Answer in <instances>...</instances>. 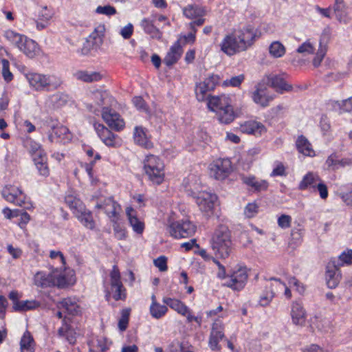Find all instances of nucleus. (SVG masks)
Listing matches in <instances>:
<instances>
[{
	"mask_svg": "<svg viewBox=\"0 0 352 352\" xmlns=\"http://www.w3.org/2000/svg\"><path fill=\"white\" fill-rule=\"evenodd\" d=\"M256 32L250 25H243L227 33L219 43L221 51L228 56L246 51L256 40Z\"/></svg>",
	"mask_w": 352,
	"mask_h": 352,
	"instance_id": "f257e3e1",
	"label": "nucleus"
},
{
	"mask_svg": "<svg viewBox=\"0 0 352 352\" xmlns=\"http://www.w3.org/2000/svg\"><path fill=\"white\" fill-rule=\"evenodd\" d=\"M34 283L41 287L56 286L63 288L72 285L76 282L75 272L73 270L65 269L63 274L62 268L52 267L49 274L38 272L34 275Z\"/></svg>",
	"mask_w": 352,
	"mask_h": 352,
	"instance_id": "f03ea898",
	"label": "nucleus"
},
{
	"mask_svg": "<svg viewBox=\"0 0 352 352\" xmlns=\"http://www.w3.org/2000/svg\"><path fill=\"white\" fill-rule=\"evenodd\" d=\"M329 39L330 34L329 31H324L320 36L318 45L311 38L307 39L298 47L296 52L304 56L314 55L312 59V65L314 67H318L321 65L326 56Z\"/></svg>",
	"mask_w": 352,
	"mask_h": 352,
	"instance_id": "7ed1b4c3",
	"label": "nucleus"
},
{
	"mask_svg": "<svg viewBox=\"0 0 352 352\" xmlns=\"http://www.w3.org/2000/svg\"><path fill=\"white\" fill-rule=\"evenodd\" d=\"M207 107L209 111L215 113L218 120L223 124H230L235 118L237 113H234L230 98L225 94L208 96Z\"/></svg>",
	"mask_w": 352,
	"mask_h": 352,
	"instance_id": "20e7f679",
	"label": "nucleus"
},
{
	"mask_svg": "<svg viewBox=\"0 0 352 352\" xmlns=\"http://www.w3.org/2000/svg\"><path fill=\"white\" fill-rule=\"evenodd\" d=\"M210 245L216 256L228 258L232 252L230 233L226 226H219L214 232Z\"/></svg>",
	"mask_w": 352,
	"mask_h": 352,
	"instance_id": "39448f33",
	"label": "nucleus"
},
{
	"mask_svg": "<svg viewBox=\"0 0 352 352\" xmlns=\"http://www.w3.org/2000/svg\"><path fill=\"white\" fill-rule=\"evenodd\" d=\"M165 166L157 156L148 155L143 161V170L148 180L155 185L163 183L165 178Z\"/></svg>",
	"mask_w": 352,
	"mask_h": 352,
	"instance_id": "423d86ee",
	"label": "nucleus"
},
{
	"mask_svg": "<svg viewBox=\"0 0 352 352\" xmlns=\"http://www.w3.org/2000/svg\"><path fill=\"white\" fill-rule=\"evenodd\" d=\"M27 79L30 86L38 91L56 90L63 83L61 78L54 74L31 73L27 75Z\"/></svg>",
	"mask_w": 352,
	"mask_h": 352,
	"instance_id": "0eeeda50",
	"label": "nucleus"
},
{
	"mask_svg": "<svg viewBox=\"0 0 352 352\" xmlns=\"http://www.w3.org/2000/svg\"><path fill=\"white\" fill-rule=\"evenodd\" d=\"M196 184L189 186V190L192 192V195L195 199V201L201 210L206 215L210 216L213 212L214 203L217 200L216 195L207 191L195 192L197 188Z\"/></svg>",
	"mask_w": 352,
	"mask_h": 352,
	"instance_id": "6e6552de",
	"label": "nucleus"
},
{
	"mask_svg": "<svg viewBox=\"0 0 352 352\" xmlns=\"http://www.w3.org/2000/svg\"><path fill=\"white\" fill-rule=\"evenodd\" d=\"M208 171L214 179L224 180L232 172V162L228 159H218L209 165Z\"/></svg>",
	"mask_w": 352,
	"mask_h": 352,
	"instance_id": "1a4fd4ad",
	"label": "nucleus"
},
{
	"mask_svg": "<svg viewBox=\"0 0 352 352\" xmlns=\"http://www.w3.org/2000/svg\"><path fill=\"white\" fill-rule=\"evenodd\" d=\"M47 138L51 143L66 144L71 141L72 135L66 126L53 122L49 125Z\"/></svg>",
	"mask_w": 352,
	"mask_h": 352,
	"instance_id": "9d476101",
	"label": "nucleus"
},
{
	"mask_svg": "<svg viewBox=\"0 0 352 352\" xmlns=\"http://www.w3.org/2000/svg\"><path fill=\"white\" fill-rule=\"evenodd\" d=\"M168 231L174 238H186L194 234L196 226L190 221L182 220L170 223L168 227Z\"/></svg>",
	"mask_w": 352,
	"mask_h": 352,
	"instance_id": "9b49d317",
	"label": "nucleus"
},
{
	"mask_svg": "<svg viewBox=\"0 0 352 352\" xmlns=\"http://www.w3.org/2000/svg\"><path fill=\"white\" fill-rule=\"evenodd\" d=\"M110 285L111 291L107 296L112 294L113 298L116 300H123L126 297L125 289L121 281V276L119 270L116 265H113L110 272Z\"/></svg>",
	"mask_w": 352,
	"mask_h": 352,
	"instance_id": "f8f14e48",
	"label": "nucleus"
},
{
	"mask_svg": "<svg viewBox=\"0 0 352 352\" xmlns=\"http://www.w3.org/2000/svg\"><path fill=\"white\" fill-rule=\"evenodd\" d=\"M95 131L102 142L107 146L118 148L122 146V140L100 123H95Z\"/></svg>",
	"mask_w": 352,
	"mask_h": 352,
	"instance_id": "ddd939ff",
	"label": "nucleus"
},
{
	"mask_svg": "<svg viewBox=\"0 0 352 352\" xmlns=\"http://www.w3.org/2000/svg\"><path fill=\"white\" fill-rule=\"evenodd\" d=\"M248 280V272L245 267L237 266L234 268L228 276L226 285L233 289H243Z\"/></svg>",
	"mask_w": 352,
	"mask_h": 352,
	"instance_id": "4468645a",
	"label": "nucleus"
},
{
	"mask_svg": "<svg viewBox=\"0 0 352 352\" xmlns=\"http://www.w3.org/2000/svg\"><path fill=\"white\" fill-rule=\"evenodd\" d=\"M219 80L217 75L212 74L197 83L195 87V95L197 100L199 102L207 100L208 97L207 93L215 88Z\"/></svg>",
	"mask_w": 352,
	"mask_h": 352,
	"instance_id": "2eb2a0df",
	"label": "nucleus"
},
{
	"mask_svg": "<svg viewBox=\"0 0 352 352\" xmlns=\"http://www.w3.org/2000/svg\"><path fill=\"white\" fill-rule=\"evenodd\" d=\"M102 118L108 126L116 131H122L125 127V122L121 116L116 111L104 107L102 111Z\"/></svg>",
	"mask_w": 352,
	"mask_h": 352,
	"instance_id": "dca6fc26",
	"label": "nucleus"
},
{
	"mask_svg": "<svg viewBox=\"0 0 352 352\" xmlns=\"http://www.w3.org/2000/svg\"><path fill=\"white\" fill-rule=\"evenodd\" d=\"M96 207L103 210L111 222L118 221L121 207L111 198L104 199L102 201L98 203Z\"/></svg>",
	"mask_w": 352,
	"mask_h": 352,
	"instance_id": "f3484780",
	"label": "nucleus"
},
{
	"mask_svg": "<svg viewBox=\"0 0 352 352\" xmlns=\"http://www.w3.org/2000/svg\"><path fill=\"white\" fill-rule=\"evenodd\" d=\"M239 129L241 133L256 137L261 136L267 132L265 126L256 120L245 121L240 124Z\"/></svg>",
	"mask_w": 352,
	"mask_h": 352,
	"instance_id": "a211bd4d",
	"label": "nucleus"
},
{
	"mask_svg": "<svg viewBox=\"0 0 352 352\" xmlns=\"http://www.w3.org/2000/svg\"><path fill=\"white\" fill-rule=\"evenodd\" d=\"M253 101L263 107H265L270 104V103L274 100V96L269 94L267 92V87L263 83H258L255 91L252 93Z\"/></svg>",
	"mask_w": 352,
	"mask_h": 352,
	"instance_id": "6ab92c4d",
	"label": "nucleus"
},
{
	"mask_svg": "<svg viewBox=\"0 0 352 352\" xmlns=\"http://www.w3.org/2000/svg\"><path fill=\"white\" fill-rule=\"evenodd\" d=\"M290 316L292 323L298 327H304L307 320V312L303 305L298 301L292 304Z\"/></svg>",
	"mask_w": 352,
	"mask_h": 352,
	"instance_id": "aec40b11",
	"label": "nucleus"
},
{
	"mask_svg": "<svg viewBox=\"0 0 352 352\" xmlns=\"http://www.w3.org/2000/svg\"><path fill=\"white\" fill-rule=\"evenodd\" d=\"M3 197L8 201L21 206L24 203L25 197L19 187L8 185L2 190Z\"/></svg>",
	"mask_w": 352,
	"mask_h": 352,
	"instance_id": "412c9836",
	"label": "nucleus"
},
{
	"mask_svg": "<svg viewBox=\"0 0 352 352\" xmlns=\"http://www.w3.org/2000/svg\"><path fill=\"white\" fill-rule=\"evenodd\" d=\"M322 179L317 173L309 171L302 177L299 182L298 189L300 190H311L312 192H316V186Z\"/></svg>",
	"mask_w": 352,
	"mask_h": 352,
	"instance_id": "4be33fe9",
	"label": "nucleus"
},
{
	"mask_svg": "<svg viewBox=\"0 0 352 352\" xmlns=\"http://www.w3.org/2000/svg\"><path fill=\"white\" fill-rule=\"evenodd\" d=\"M69 101L68 95L58 92L47 96L44 98V106L47 109H58L67 104Z\"/></svg>",
	"mask_w": 352,
	"mask_h": 352,
	"instance_id": "5701e85b",
	"label": "nucleus"
},
{
	"mask_svg": "<svg viewBox=\"0 0 352 352\" xmlns=\"http://www.w3.org/2000/svg\"><path fill=\"white\" fill-rule=\"evenodd\" d=\"M126 216L129 226L133 231L138 235H142L144 232L145 225L144 221L138 217L137 212L131 206L125 210Z\"/></svg>",
	"mask_w": 352,
	"mask_h": 352,
	"instance_id": "b1692460",
	"label": "nucleus"
},
{
	"mask_svg": "<svg viewBox=\"0 0 352 352\" xmlns=\"http://www.w3.org/2000/svg\"><path fill=\"white\" fill-rule=\"evenodd\" d=\"M224 336L223 332V324L219 320H215L212 324V331L209 339V346L213 350H219L220 349L219 342Z\"/></svg>",
	"mask_w": 352,
	"mask_h": 352,
	"instance_id": "393cba45",
	"label": "nucleus"
},
{
	"mask_svg": "<svg viewBox=\"0 0 352 352\" xmlns=\"http://www.w3.org/2000/svg\"><path fill=\"white\" fill-rule=\"evenodd\" d=\"M133 140L136 144L150 149L153 147L151 137L147 133V130L142 126H135L133 131Z\"/></svg>",
	"mask_w": 352,
	"mask_h": 352,
	"instance_id": "a878e982",
	"label": "nucleus"
},
{
	"mask_svg": "<svg viewBox=\"0 0 352 352\" xmlns=\"http://www.w3.org/2000/svg\"><path fill=\"white\" fill-rule=\"evenodd\" d=\"M241 180L244 184L256 192L266 190L269 186L266 180L258 179L253 175H242Z\"/></svg>",
	"mask_w": 352,
	"mask_h": 352,
	"instance_id": "bb28decb",
	"label": "nucleus"
},
{
	"mask_svg": "<svg viewBox=\"0 0 352 352\" xmlns=\"http://www.w3.org/2000/svg\"><path fill=\"white\" fill-rule=\"evenodd\" d=\"M296 145L298 151L303 155L311 157L316 155V152L311 144L305 136H298L296 142Z\"/></svg>",
	"mask_w": 352,
	"mask_h": 352,
	"instance_id": "cd10ccee",
	"label": "nucleus"
},
{
	"mask_svg": "<svg viewBox=\"0 0 352 352\" xmlns=\"http://www.w3.org/2000/svg\"><path fill=\"white\" fill-rule=\"evenodd\" d=\"M325 279L328 287L331 289L336 288L340 280V274L338 269L334 265L328 266L325 274Z\"/></svg>",
	"mask_w": 352,
	"mask_h": 352,
	"instance_id": "c85d7f7f",
	"label": "nucleus"
},
{
	"mask_svg": "<svg viewBox=\"0 0 352 352\" xmlns=\"http://www.w3.org/2000/svg\"><path fill=\"white\" fill-rule=\"evenodd\" d=\"M91 99L94 101V104H91V107L94 108V111L98 110V107L111 104L113 100L107 91H96L92 94Z\"/></svg>",
	"mask_w": 352,
	"mask_h": 352,
	"instance_id": "c756f323",
	"label": "nucleus"
},
{
	"mask_svg": "<svg viewBox=\"0 0 352 352\" xmlns=\"http://www.w3.org/2000/svg\"><path fill=\"white\" fill-rule=\"evenodd\" d=\"M182 53V50L179 44V41H177L174 45L170 48L166 56L164 58V63L166 65H172L175 63L180 58Z\"/></svg>",
	"mask_w": 352,
	"mask_h": 352,
	"instance_id": "7c9ffc66",
	"label": "nucleus"
},
{
	"mask_svg": "<svg viewBox=\"0 0 352 352\" xmlns=\"http://www.w3.org/2000/svg\"><path fill=\"white\" fill-rule=\"evenodd\" d=\"M162 301L170 309L182 316H185L188 312V307L178 299L164 297Z\"/></svg>",
	"mask_w": 352,
	"mask_h": 352,
	"instance_id": "2f4dec72",
	"label": "nucleus"
},
{
	"mask_svg": "<svg viewBox=\"0 0 352 352\" xmlns=\"http://www.w3.org/2000/svg\"><path fill=\"white\" fill-rule=\"evenodd\" d=\"M74 215L85 228L90 230L95 228V221L91 213L85 207L74 213Z\"/></svg>",
	"mask_w": 352,
	"mask_h": 352,
	"instance_id": "473e14b6",
	"label": "nucleus"
},
{
	"mask_svg": "<svg viewBox=\"0 0 352 352\" xmlns=\"http://www.w3.org/2000/svg\"><path fill=\"white\" fill-rule=\"evenodd\" d=\"M333 9L336 17L339 21L347 22L348 7L344 0H335Z\"/></svg>",
	"mask_w": 352,
	"mask_h": 352,
	"instance_id": "72a5a7b5",
	"label": "nucleus"
},
{
	"mask_svg": "<svg viewBox=\"0 0 352 352\" xmlns=\"http://www.w3.org/2000/svg\"><path fill=\"white\" fill-rule=\"evenodd\" d=\"M3 35L8 42H10L14 47H17L19 50L27 38L26 36L16 32L12 30H8L5 31Z\"/></svg>",
	"mask_w": 352,
	"mask_h": 352,
	"instance_id": "f704fd0d",
	"label": "nucleus"
},
{
	"mask_svg": "<svg viewBox=\"0 0 352 352\" xmlns=\"http://www.w3.org/2000/svg\"><path fill=\"white\" fill-rule=\"evenodd\" d=\"M19 51L27 56L33 58L38 54L39 47L34 41L27 37Z\"/></svg>",
	"mask_w": 352,
	"mask_h": 352,
	"instance_id": "c9c22d12",
	"label": "nucleus"
},
{
	"mask_svg": "<svg viewBox=\"0 0 352 352\" xmlns=\"http://www.w3.org/2000/svg\"><path fill=\"white\" fill-rule=\"evenodd\" d=\"M352 162L349 158L338 160L336 155H331L326 160V165L331 170H337L342 167L350 166Z\"/></svg>",
	"mask_w": 352,
	"mask_h": 352,
	"instance_id": "e433bc0d",
	"label": "nucleus"
},
{
	"mask_svg": "<svg viewBox=\"0 0 352 352\" xmlns=\"http://www.w3.org/2000/svg\"><path fill=\"white\" fill-rule=\"evenodd\" d=\"M58 307L63 309L69 314L75 315L80 312V306L74 298H67L60 302Z\"/></svg>",
	"mask_w": 352,
	"mask_h": 352,
	"instance_id": "4c0bfd02",
	"label": "nucleus"
},
{
	"mask_svg": "<svg viewBox=\"0 0 352 352\" xmlns=\"http://www.w3.org/2000/svg\"><path fill=\"white\" fill-rule=\"evenodd\" d=\"M270 85L279 91H289L292 89L291 85L288 84L283 78L278 76H272L268 78Z\"/></svg>",
	"mask_w": 352,
	"mask_h": 352,
	"instance_id": "58836bf2",
	"label": "nucleus"
},
{
	"mask_svg": "<svg viewBox=\"0 0 352 352\" xmlns=\"http://www.w3.org/2000/svg\"><path fill=\"white\" fill-rule=\"evenodd\" d=\"M75 76L78 80L91 82L101 80L103 75L98 72L78 71L76 72Z\"/></svg>",
	"mask_w": 352,
	"mask_h": 352,
	"instance_id": "ea45409f",
	"label": "nucleus"
},
{
	"mask_svg": "<svg viewBox=\"0 0 352 352\" xmlns=\"http://www.w3.org/2000/svg\"><path fill=\"white\" fill-rule=\"evenodd\" d=\"M141 27L146 34L150 35L152 38L158 40L161 39L162 34L160 30L154 25L152 21H150L147 19H144L141 21Z\"/></svg>",
	"mask_w": 352,
	"mask_h": 352,
	"instance_id": "a19ab883",
	"label": "nucleus"
},
{
	"mask_svg": "<svg viewBox=\"0 0 352 352\" xmlns=\"http://www.w3.org/2000/svg\"><path fill=\"white\" fill-rule=\"evenodd\" d=\"M105 32V25L100 23L95 27L94 31L90 34L89 38L93 41L94 45L100 46L103 43Z\"/></svg>",
	"mask_w": 352,
	"mask_h": 352,
	"instance_id": "79ce46f5",
	"label": "nucleus"
},
{
	"mask_svg": "<svg viewBox=\"0 0 352 352\" xmlns=\"http://www.w3.org/2000/svg\"><path fill=\"white\" fill-rule=\"evenodd\" d=\"M270 55L274 58H282L286 54L285 46L279 41L271 43L268 48Z\"/></svg>",
	"mask_w": 352,
	"mask_h": 352,
	"instance_id": "37998d69",
	"label": "nucleus"
},
{
	"mask_svg": "<svg viewBox=\"0 0 352 352\" xmlns=\"http://www.w3.org/2000/svg\"><path fill=\"white\" fill-rule=\"evenodd\" d=\"M20 346L21 352H34L35 344L30 332L24 333L20 342Z\"/></svg>",
	"mask_w": 352,
	"mask_h": 352,
	"instance_id": "c03bdc74",
	"label": "nucleus"
},
{
	"mask_svg": "<svg viewBox=\"0 0 352 352\" xmlns=\"http://www.w3.org/2000/svg\"><path fill=\"white\" fill-rule=\"evenodd\" d=\"M331 106L334 111L340 113L350 112L352 111V96L342 101H333Z\"/></svg>",
	"mask_w": 352,
	"mask_h": 352,
	"instance_id": "a18cd8bd",
	"label": "nucleus"
},
{
	"mask_svg": "<svg viewBox=\"0 0 352 352\" xmlns=\"http://www.w3.org/2000/svg\"><path fill=\"white\" fill-rule=\"evenodd\" d=\"M39 303L36 300L16 301L13 304V308L16 311H25L37 308Z\"/></svg>",
	"mask_w": 352,
	"mask_h": 352,
	"instance_id": "49530a36",
	"label": "nucleus"
},
{
	"mask_svg": "<svg viewBox=\"0 0 352 352\" xmlns=\"http://www.w3.org/2000/svg\"><path fill=\"white\" fill-rule=\"evenodd\" d=\"M183 13L187 18L195 19L202 16L204 14V11L202 8L198 6L189 5L184 8Z\"/></svg>",
	"mask_w": 352,
	"mask_h": 352,
	"instance_id": "de8ad7c7",
	"label": "nucleus"
},
{
	"mask_svg": "<svg viewBox=\"0 0 352 352\" xmlns=\"http://www.w3.org/2000/svg\"><path fill=\"white\" fill-rule=\"evenodd\" d=\"M168 311V307L165 305H160L158 302L151 303L150 306V313L152 317L156 319L161 318Z\"/></svg>",
	"mask_w": 352,
	"mask_h": 352,
	"instance_id": "09e8293b",
	"label": "nucleus"
},
{
	"mask_svg": "<svg viewBox=\"0 0 352 352\" xmlns=\"http://www.w3.org/2000/svg\"><path fill=\"white\" fill-rule=\"evenodd\" d=\"M50 258L54 261L56 263L61 264V266L58 268H62L63 274H65V269L71 270L66 266V260L63 254L58 250H51L49 254Z\"/></svg>",
	"mask_w": 352,
	"mask_h": 352,
	"instance_id": "8fccbe9b",
	"label": "nucleus"
},
{
	"mask_svg": "<svg viewBox=\"0 0 352 352\" xmlns=\"http://www.w3.org/2000/svg\"><path fill=\"white\" fill-rule=\"evenodd\" d=\"M65 202L73 211L74 214L80 210H82L83 208L85 207L79 199L72 195H67L65 197Z\"/></svg>",
	"mask_w": 352,
	"mask_h": 352,
	"instance_id": "3c124183",
	"label": "nucleus"
},
{
	"mask_svg": "<svg viewBox=\"0 0 352 352\" xmlns=\"http://www.w3.org/2000/svg\"><path fill=\"white\" fill-rule=\"evenodd\" d=\"M113 229L115 237L118 240H125L127 237L126 229L118 223V221H113Z\"/></svg>",
	"mask_w": 352,
	"mask_h": 352,
	"instance_id": "603ef678",
	"label": "nucleus"
},
{
	"mask_svg": "<svg viewBox=\"0 0 352 352\" xmlns=\"http://www.w3.org/2000/svg\"><path fill=\"white\" fill-rule=\"evenodd\" d=\"M304 234V230L300 228H296L291 232V240L290 243L294 245H299L302 240Z\"/></svg>",
	"mask_w": 352,
	"mask_h": 352,
	"instance_id": "864d4df0",
	"label": "nucleus"
},
{
	"mask_svg": "<svg viewBox=\"0 0 352 352\" xmlns=\"http://www.w3.org/2000/svg\"><path fill=\"white\" fill-rule=\"evenodd\" d=\"M267 287L271 289V291L274 292V294L276 292H283L285 288V284L281 282L279 279L272 278L267 285Z\"/></svg>",
	"mask_w": 352,
	"mask_h": 352,
	"instance_id": "5fc2aeb1",
	"label": "nucleus"
},
{
	"mask_svg": "<svg viewBox=\"0 0 352 352\" xmlns=\"http://www.w3.org/2000/svg\"><path fill=\"white\" fill-rule=\"evenodd\" d=\"M96 12L99 14H103L108 16L114 15L117 13L116 9L110 5L99 6L96 9Z\"/></svg>",
	"mask_w": 352,
	"mask_h": 352,
	"instance_id": "6e6d98bb",
	"label": "nucleus"
},
{
	"mask_svg": "<svg viewBox=\"0 0 352 352\" xmlns=\"http://www.w3.org/2000/svg\"><path fill=\"white\" fill-rule=\"evenodd\" d=\"M1 65L2 67V75L4 80L7 82L10 81L12 79V74L9 69V61L6 59H2L1 61Z\"/></svg>",
	"mask_w": 352,
	"mask_h": 352,
	"instance_id": "4d7b16f0",
	"label": "nucleus"
},
{
	"mask_svg": "<svg viewBox=\"0 0 352 352\" xmlns=\"http://www.w3.org/2000/svg\"><path fill=\"white\" fill-rule=\"evenodd\" d=\"M258 206L256 203H249L244 209V214L248 218H252L258 213Z\"/></svg>",
	"mask_w": 352,
	"mask_h": 352,
	"instance_id": "13d9d810",
	"label": "nucleus"
},
{
	"mask_svg": "<svg viewBox=\"0 0 352 352\" xmlns=\"http://www.w3.org/2000/svg\"><path fill=\"white\" fill-rule=\"evenodd\" d=\"M292 217L287 214H281L277 220L278 226L282 229H287L291 226Z\"/></svg>",
	"mask_w": 352,
	"mask_h": 352,
	"instance_id": "bf43d9fd",
	"label": "nucleus"
},
{
	"mask_svg": "<svg viewBox=\"0 0 352 352\" xmlns=\"http://www.w3.org/2000/svg\"><path fill=\"white\" fill-rule=\"evenodd\" d=\"M339 265L344 264L350 265L352 263V250H346L343 252L338 258Z\"/></svg>",
	"mask_w": 352,
	"mask_h": 352,
	"instance_id": "052dcab7",
	"label": "nucleus"
},
{
	"mask_svg": "<svg viewBox=\"0 0 352 352\" xmlns=\"http://www.w3.org/2000/svg\"><path fill=\"white\" fill-rule=\"evenodd\" d=\"M286 175V169L285 166L282 162H276L274 165V168L272 171L270 176L271 177H276V176H285Z\"/></svg>",
	"mask_w": 352,
	"mask_h": 352,
	"instance_id": "680f3d73",
	"label": "nucleus"
},
{
	"mask_svg": "<svg viewBox=\"0 0 352 352\" xmlns=\"http://www.w3.org/2000/svg\"><path fill=\"white\" fill-rule=\"evenodd\" d=\"M244 75L240 74L237 76L232 77L229 80H226L223 82V85L226 86L238 87L244 80Z\"/></svg>",
	"mask_w": 352,
	"mask_h": 352,
	"instance_id": "e2e57ef3",
	"label": "nucleus"
},
{
	"mask_svg": "<svg viewBox=\"0 0 352 352\" xmlns=\"http://www.w3.org/2000/svg\"><path fill=\"white\" fill-rule=\"evenodd\" d=\"M129 310L123 309L122 311V317L118 322V327L121 331H124L126 329L129 322Z\"/></svg>",
	"mask_w": 352,
	"mask_h": 352,
	"instance_id": "0e129e2a",
	"label": "nucleus"
},
{
	"mask_svg": "<svg viewBox=\"0 0 352 352\" xmlns=\"http://www.w3.org/2000/svg\"><path fill=\"white\" fill-rule=\"evenodd\" d=\"M316 191L318 192L319 196L322 199H326L328 197V188L322 179V181L316 186Z\"/></svg>",
	"mask_w": 352,
	"mask_h": 352,
	"instance_id": "69168bd1",
	"label": "nucleus"
},
{
	"mask_svg": "<svg viewBox=\"0 0 352 352\" xmlns=\"http://www.w3.org/2000/svg\"><path fill=\"white\" fill-rule=\"evenodd\" d=\"M39 174L42 176L47 177L50 174V170L47 166V161H43L34 163Z\"/></svg>",
	"mask_w": 352,
	"mask_h": 352,
	"instance_id": "338daca9",
	"label": "nucleus"
},
{
	"mask_svg": "<svg viewBox=\"0 0 352 352\" xmlns=\"http://www.w3.org/2000/svg\"><path fill=\"white\" fill-rule=\"evenodd\" d=\"M133 33V25L131 23H128L126 25L121 28L120 34L124 39L131 38Z\"/></svg>",
	"mask_w": 352,
	"mask_h": 352,
	"instance_id": "774afa93",
	"label": "nucleus"
}]
</instances>
